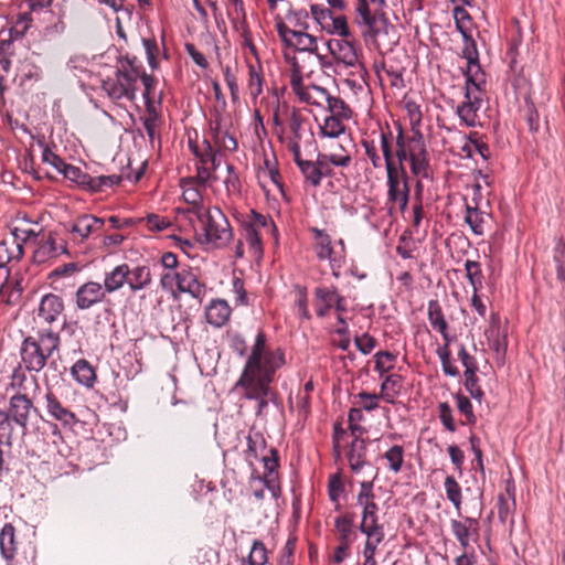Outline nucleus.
I'll list each match as a JSON object with an SVG mask.
<instances>
[{
	"label": "nucleus",
	"mask_w": 565,
	"mask_h": 565,
	"mask_svg": "<svg viewBox=\"0 0 565 565\" xmlns=\"http://www.w3.org/2000/svg\"><path fill=\"white\" fill-rule=\"evenodd\" d=\"M311 14L327 33L340 38L350 36L351 32L347 18L343 14H334L330 9L320 4L311 6Z\"/></svg>",
	"instance_id": "nucleus-16"
},
{
	"label": "nucleus",
	"mask_w": 565,
	"mask_h": 565,
	"mask_svg": "<svg viewBox=\"0 0 565 565\" xmlns=\"http://www.w3.org/2000/svg\"><path fill=\"white\" fill-rule=\"evenodd\" d=\"M44 381L46 384V390L43 395V406L45 408L47 416L58 422L64 427H74L78 423L76 415L66 405H64L61 398L49 385L46 374L44 376Z\"/></svg>",
	"instance_id": "nucleus-14"
},
{
	"label": "nucleus",
	"mask_w": 565,
	"mask_h": 565,
	"mask_svg": "<svg viewBox=\"0 0 565 565\" xmlns=\"http://www.w3.org/2000/svg\"><path fill=\"white\" fill-rule=\"evenodd\" d=\"M227 13L232 20L233 30L241 39L242 46L247 50L255 60H258V51L254 44L252 31L247 23L245 6H242V12L227 11Z\"/></svg>",
	"instance_id": "nucleus-23"
},
{
	"label": "nucleus",
	"mask_w": 565,
	"mask_h": 565,
	"mask_svg": "<svg viewBox=\"0 0 565 565\" xmlns=\"http://www.w3.org/2000/svg\"><path fill=\"white\" fill-rule=\"evenodd\" d=\"M248 565H266L268 562L267 550L262 541H254L247 557Z\"/></svg>",
	"instance_id": "nucleus-63"
},
{
	"label": "nucleus",
	"mask_w": 565,
	"mask_h": 565,
	"mask_svg": "<svg viewBox=\"0 0 565 565\" xmlns=\"http://www.w3.org/2000/svg\"><path fill=\"white\" fill-rule=\"evenodd\" d=\"M447 499L454 504L456 510L460 512L462 503L461 487L452 476H447L444 482Z\"/></svg>",
	"instance_id": "nucleus-52"
},
{
	"label": "nucleus",
	"mask_w": 565,
	"mask_h": 565,
	"mask_svg": "<svg viewBox=\"0 0 565 565\" xmlns=\"http://www.w3.org/2000/svg\"><path fill=\"white\" fill-rule=\"evenodd\" d=\"M231 316V308L225 300L214 299L205 308V319L213 327L224 326Z\"/></svg>",
	"instance_id": "nucleus-34"
},
{
	"label": "nucleus",
	"mask_w": 565,
	"mask_h": 565,
	"mask_svg": "<svg viewBox=\"0 0 565 565\" xmlns=\"http://www.w3.org/2000/svg\"><path fill=\"white\" fill-rule=\"evenodd\" d=\"M348 461L351 470L354 473L361 472L364 466L367 463L366 461V444L364 439L361 437H355L351 444Z\"/></svg>",
	"instance_id": "nucleus-36"
},
{
	"label": "nucleus",
	"mask_w": 565,
	"mask_h": 565,
	"mask_svg": "<svg viewBox=\"0 0 565 565\" xmlns=\"http://www.w3.org/2000/svg\"><path fill=\"white\" fill-rule=\"evenodd\" d=\"M373 481H362L356 494V504L361 508L360 532L384 531V525L380 523V508L375 501Z\"/></svg>",
	"instance_id": "nucleus-8"
},
{
	"label": "nucleus",
	"mask_w": 565,
	"mask_h": 565,
	"mask_svg": "<svg viewBox=\"0 0 565 565\" xmlns=\"http://www.w3.org/2000/svg\"><path fill=\"white\" fill-rule=\"evenodd\" d=\"M486 82L475 77L466 81L465 100L457 106L456 114L466 127H476L479 122V109L482 103Z\"/></svg>",
	"instance_id": "nucleus-10"
},
{
	"label": "nucleus",
	"mask_w": 565,
	"mask_h": 565,
	"mask_svg": "<svg viewBox=\"0 0 565 565\" xmlns=\"http://www.w3.org/2000/svg\"><path fill=\"white\" fill-rule=\"evenodd\" d=\"M347 121H343L339 118L331 117L327 115L324 119L319 122V131L318 136L320 138H328V139H339L342 135L345 134Z\"/></svg>",
	"instance_id": "nucleus-40"
},
{
	"label": "nucleus",
	"mask_w": 565,
	"mask_h": 565,
	"mask_svg": "<svg viewBox=\"0 0 565 565\" xmlns=\"http://www.w3.org/2000/svg\"><path fill=\"white\" fill-rule=\"evenodd\" d=\"M374 370L379 373L380 377L391 372L397 360V355L390 351H379L374 354Z\"/></svg>",
	"instance_id": "nucleus-50"
},
{
	"label": "nucleus",
	"mask_w": 565,
	"mask_h": 565,
	"mask_svg": "<svg viewBox=\"0 0 565 565\" xmlns=\"http://www.w3.org/2000/svg\"><path fill=\"white\" fill-rule=\"evenodd\" d=\"M106 290L97 281H87L83 284L75 294V302L78 309L87 310L97 303H100L106 297Z\"/></svg>",
	"instance_id": "nucleus-24"
},
{
	"label": "nucleus",
	"mask_w": 565,
	"mask_h": 565,
	"mask_svg": "<svg viewBox=\"0 0 565 565\" xmlns=\"http://www.w3.org/2000/svg\"><path fill=\"white\" fill-rule=\"evenodd\" d=\"M33 238L38 245L32 256L35 264H46L60 255H68L66 243L63 239H58L53 232L42 234L41 236L38 234V237Z\"/></svg>",
	"instance_id": "nucleus-13"
},
{
	"label": "nucleus",
	"mask_w": 565,
	"mask_h": 565,
	"mask_svg": "<svg viewBox=\"0 0 565 565\" xmlns=\"http://www.w3.org/2000/svg\"><path fill=\"white\" fill-rule=\"evenodd\" d=\"M147 114L142 118V125L143 128L151 141L154 140L156 137V130L158 128L159 122V114L157 113L154 105L152 103H148V106H146Z\"/></svg>",
	"instance_id": "nucleus-61"
},
{
	"label": "nucleus",
	"mask_w": 565,
	"mask_h": 565,
	"mask_svg": "<svg viewBox=\"0 0 565 565\" xmlns=\"http://www.w3.org/2000/svg\"><path fill=\"white\" fill-rule=\"evenodd\" d=\"M408 162L412 174L417 178V186L420 188L422 180L431 177L429 152L423 134L408 137Z\"/></svg>",
	"instance_id": "nucleus-11"
},
{
	"label": "nucleus",
	"mask_w": 565,
	"mask_h": 565,
	"mask_svg": "<svg viewBox=\"0 0 565 565\" xmlns=\"http://www.w3.org/2000/svg\"><path fill=\"white\" fill-rule=\"evenodd\" d=\"M361 533L366 536L363 548V556L369 558L375 557L377 546L383 542L385 537V531H370Z\"/></svg>",
	"instance_id": "nucleus-58"
},
{
	"label": "nucleus",
	"mask_w": 565,
	"mask_h": 565,
	"mask_svg": "<svg viewBox=\"0 0 565 565\" xmlns=\"http://www.w3.org/2000/svg\"><path fill=\"white\" fill-rule=\"evenodd\" d=\"M386 0H355V20L363 30L364 38L376 40L387 34L388 20L383 13Z\"/></svg>",
	"instance_id": "nucleus-7"
},
{
	"label": "nucleus",
	"mask_w": 565,
	"mask_h": 565,
	"mask_svg": "<svg viewBox=\"0 0 565 565\" xmlns=\"http://www.w3.org/2000/svg\"><path fill=\"white\" fill-rule=\"evenodd\" d=\"M63 300L53 294H47L42 297L39 306V318L47 323L54 322L63 312Z\"/></svg>",
	"instance_id": "nucleus-32"
},
{
	"label": "nucleus",
	"mask_w": 565,
	"mask_h": 565,
	"mask_svg": "<svg viewBox=\"0 0 565 565\" xmlns=\"http://www.w3.org/2000/svg\"><path fill=\"white\" fill-rule=\"evenodd\" d=\"M404 106H405L407 118L409 120L412 135L422 134L420 125H422L423 114L420 110V106L414 100H406Z\"/></svg>",
	"instance_id": "nucleus-55"
},
{
	"label": "nucleus",
	"mask_w": 565,
	"mask_h": 565,
	"mask_svg": "<svg viewBox=\"0 0 565 565\" xmlns=\"http://www.w3.org/2000/svg\"><path fill=\"white\" fill-rule=\"evenodd\" d=\"M396 164L404 166L408 161V137L404 135V129L397 125L396 151L394 153Z\"/></svg>",
	"instance_id": "nucleus-59"
},
{
	"label": "nucleus",
	"mask_w": 565,
	"mask_h": 565,
	"mask_svg": "<svg viewBox=\"0 0 565 565\" xmlns=\"http://www.w3.org/2000/svg\"><path fill=\"white\" fill-rule=\"evenodd\" d=\"M361 146L364 149L366 158L370 160L374 169H381L383 167V160L379 152V147L374 139H363Z\"/></svg>",
	"instance_id": "nucleus-62"
},
{
	"label": "nucleus",
	"mask_w": 565,
	"mask_h": 565,
	"mask_svg": "<svg viewBox=\"0 0 565 565\" xmlns=\"http://www.w3.org/2000/svg\"><path fill=\"white\" fill-rule=\"evenodd\" d=\"M285 364V352L280 348L269 349L267 338L258 331L235 388L243 391V397L257 403L256 415L263 416L273 397L270 384L275 373Z\"/></svg>",
	"instance_id": "nucleus-1"
},
{
	"label": "nucleus",
	"mask_w": 565,
	"mask_h": 565,
	"mask_svg": "<svg viewBox=\"0 0 565 565\" xmlns=\"http://www.w3.org/2000/svg\"><path fill=\"white\" fill-rule=\"evenodd\" d=\"M358 407L362 411L372 412L379 407V403L382 396L375 393H369L365 391L360 392L356 396Z\"/></svg>",
	"instance_id": "nucleus-64"
},
{
	"label": "nucleus",
	"mask_w": 565,
	"mask_h": 565,
	"mask_svg": "<svg viewBox=\"0 0 565 565\" xmlns=\"http://www.w3.org/2000/svg\"><path fill=\"white\" fill-rule=\"evenodd\" d=\"M105 220L93 214H82L73 220L70 225L68 239L75 245L85 243L88 237L103 228Z\"/></svg>",
	"instance_id": "nucleus-17"
},
{
	"label": "nucleus",
	"mask_w": 565,
	"mask_h": 565,
	"mask_svg": "<svg viewBox=\"0 0 565 565\" xmlns=\"http://www.w3.org/2000/svg\"><path fill=\"white\" fill-rule=\"evenodd\" d=\"M298 73L299 71L296 70L290 78V86L295 95L301 103L324 109L330 97L328 90L317 85H305Z\"/></svg>",
	"instance_id": "nucleus-15"
},
{
	"label": "nucleus",
	"mask_w": 565,
	"mask_h": 565,
	"mask_svg": "<svg viewBox=\"0 0 565 565\" xmlns=\"http://www.w3.org/2000/svg\"><path fill=\"white\" fill-rule=\"evenodd\" d=\"M480 190H481L480 184H476L473 186V195H475L473 201H475L476 205L475 206L467 205L466 206V215H465L466 223L469 225L472 233L478 236L483 235L484 224H486V220H487V215L483 212H481L478 207L479 203L477 202V196L478 198L480 196Z\"/></svg>",
	"instance_id": "nucleus-29"
},
{
	"label": "nucleus",
	"mask_w": 565,
	"mask_h": 565,
	"mask_svg": "<svg viewBox=\"0 0 565 565\" xmlns=\"http://www.w3.org/2000/svg\"><path fill=\"white\" fill-rule=\"evenodd\" d=\"M246 63H247V68H248L246 89H247L248 95L252 98L253 104H256L257 98L263 94V87H264L263 68H262L259 58L255 60V63H252L246 57Z\"/></svg>",
	"instance_id": "nucleus-30"
},
{
	"label": "nucleus",
	"mask_w": 565,
	"mask_h": 565,
	"mask_svg": "<svg viewBox=\"0 0 565 565\" xmlns=\"http://www.w3.org/2000/svg\"><path fill=\"white\" fill-rule=\"evenodd\" d=\"M74 380L85 386L93 387L96 382V372L94 367L84 359L78 360L71 369Z\"/></svg>",
	"instance_id": "nucleus-41"
},
{
	"label": "nucleus",
	"mask_w": 565,
	"mask_h": 565,
	"mask_svg": "<svg viewBox=\"0 0 565 565\" xmlns=\"http://www.w3.org/2000/svg\"><path fill=\"white\" fill-rule=\"evenodd\" d=\"M379 139L383 166L385 167V170L396 169L398 164H396V161L394 159L391 131L381 130Z\"/></svg>",
	"instance_id": "nucleus-49"
},
{
	"label": "nucleus",
	"mask_w": 565,
	"mask_h": 565,
	"mask_svg": "<svg viewBox=\"0 0 565 565\" xmlns=\"http://www.w3.org/2000/svg\"><path fill=\"white\" fill-rule=\"evenodd\" d=\"M386 171V204L390 210L397 206L401 212H405L409 202V178L404 166Z\"/></svg>",
	"instance_id": "nucleus-9"
},
{
	"label": "nucleus",
	"mask_w": 565,
	"mask_h": 565,
	"mask_svg": "<svg viewBox=\"0 0 565 565\" xmlns=\"http://www.w3.org/2000/svg\"><path fill=\"white\" fill-rule=\"evenodd\" d=\"M486 338L489 349L494 354V360L498 365L502 366L505 362L508 350V337L500 328V321L497 315H491L490 327L486 330Z\"/></svg>",
	"instance_id": "nucleus-19"
},
{
	"label": "nucleus",
	"mask_w": 565,
	"mask_h": 565,
	"mask_svg": "<svg viewBox=\"0 0 565 565\" xmlns=\"http://www.w3.org/2000/svg\"><path fill=\"white\" fill-rule=\"evenodd\" d=\"M514 508V497L509 489L505 493L498 495V516L502 523H505L511 518Z\"/></svg>",
	"instance_id": "nucleus-53"
},
{
	"label": "nucleus",
	"mask_w": 565,
	"mask_h": 565,
	"mask_svg": "<svg viewBox=\"0 0 565 565\" xmlns=\"http://www.w3.org/2000/svg\"><path fill=\"white\" fill-rule=\"evenodd\" d=\"M128 264H120L105 274L103 288L106 294H113L127 284Z\"/></svg>",
	"instance_id": "nucleus-38"
},
{
	"label": "nucleus",
	"mask_w": 565,
	"mask_h": 565,
	"mask_svg": "<svg viewBox=\"0 0 565 565\" xmlns=\"http://www.w3.org/2000/svg\"><path fill=\"white\" fill-rule=\"evenodd\" d=\"M350 145V140H347V145L342 141H331L323 153L328 154L335 168L345 169L352 163Z\"/></svg>",
	"instance_id": "nucleus-31"
},
{
	"label": "nucleus",
	"mask_w": 565,
	"mask_h": 565,
	"mask_svg": "<svg viewBox=\"0 0 565 565\" xmlns=\"http://www.w3.org/2000/svg\"><path fill=\"white\" fill-rule=\"evenodd\" d=\"M32 407V401L26 395L14 394L10 398L9 409L7 413L17 425L25 428Z\"/></svg>",
	"instance_id": "nucleus-27"
},
{
	"label": "nucleus",
	"mask_w": 565,
	"mask_h": 565,
	"mask_svg": "<svg viewBox=\"0 0 565 565\" xmlns=\"http://www.w3.org/2000/svg\"><path fill=\"white\" fill-rule=\"evenodd\" d=\"M277 31L281 41L299 52H315L318 49L317 39L306 32L289 29L282 21L277 22Z\"/></svg>",
	"instance_id": "nucleus-18"
},
{
	"label": "nucleus",
	"mask_w": 565,
	"mask_h": 565,
	"mask_svg": "<svg viewBox=\"0 0 565 565\" xmlns=\"http://www.w3.org/2000/svg\"><path fill=\"white\" fill-rule=\"evenodd\" d=\"M121 182V177L117 174L110 175H98L92 177L89 175L87 190L92 192H102L107 188H111Z\"/></svg>",
	"instance_id": "nucleus-54"
},
{
	"label": "nucleus",
	"mask_w": 565,
	"mask_h": 565,
	"mask_svg": "<svg viewBox=\"0 0 565 565\" xmlns=\"http://www.w3.org/2000/svg\"><path fill=\"white\" fill-rule=\"evenodd\" d=\"M340 294L335 287H317L315 289V309L319 317H326L333 309Z\"/></svg>",
	"instance_id": "nucleus-28"
},
{
	"label": "nucleus",
	"mask_w": 565,
	"mask_h": 565,
	"mask_svg": "<svg viewBox=\"0 0 565 565\" xmlns=\"http://www.w3.org/2000/svg\"><path fill=\"white\" fill-rule=\"evenodd\" d=\"M386 469L395 475L399 473L405 462L404 447L401 445L391 446L384 454Z\"/></svg>",
	"instance_id": "nucleus-46"
},
{
	"label": "nucleus",
	"mask_w": 565,
	"mask_h": 565,
	"mask_svg": "<svg viewBox=\"0 0 565 565\" xmlns=\"http://www.w3.org/2000/svg\"><path fill=\"white\" fill-rule=\"evenodd\" d=\"M262 236L260 232L243 224V241L248 246V253L255 259H259L263 256Z\"/></svg>",
	"instance_id": "nucleus-47"
},
{
	"label": "nucleus",
	"mask_w": 565,
	"mask_h": 565,
	"mask_svg": "<svg viewBox=\"0 0 565 565\" xmlns=\"http://www.w3.org/2000/svg\"><path fill=\"white\" fill-rule=\"evenodd\" d=\"M139 67L130 60L120 61L116 71L102 81V88L114 102L121 99L134 100L137 92Z\"/></svg>",
	"instance_id": "nucleus-6"
},
{
	"label": "nucleus",
	"mask_w": 565,
	"mask_h": 565,
	"mask_svg": "<svg viewBox=\"0 0 565 565\" xmlns=\"http://www.w3.org/2000/svg\"><path fill=\"white\" fill-rule=\"evenodd\" d=\"M427 316L433 329L438 331L446 342H449L448 323L437 300H430L428 302Z\"/></svg>",
	"instance_id": "nucleus-39"
},
{
	"label": "nucleus",
	"mask_w": 565,
	"mask_h": 565,
	"mask_svg": "<svg viewBox=\"0 0 565 565\" xmlns=\"http://www.w3.org/2000/svg\"><path fill=\"white\" fill-rule=\"evenodd\" d=\"M324 109L328 110L329 116L339 118L343 121H349L353 116V111L347 103L340 97L332 95H330Z\"/></svg>",
	"instance_id": "nucleus-48"
},
{
	"label": "nucleus",
	"mask_w": 565,
	"mask_h": 565,
	"mask_svg": "<svg viewBox=\"0 0 565 565\" xmlns=\"http://www.w3.org/2000/svg\"><path fill=\"white\" fill-rule=\"evenodd\" d=\"M38 237L32 222L17 218L8 226V233L0 241V282L11 275L12 267L24 255V244Z\"/></svg>",
	"instance_id": "nucleus-3"
},
{
	"label": "nucleus",
	"mask_w": 565,
	"mask_h": 565,
	"mask_svg": "<svg viewBox=\"0 0 565 565\" xmlns=\"http://www.w3.org/2000/svg\"><path fill=\"white\" fill-rule=\"evenodd\" d=\"M243 224L248 227H253L262 234H264V232L268 233L275 228V224L269 216L258 213L254 210L250 211V214L247 215Z\"/></svg>",
	"instance_id": "nucleus-51"
},
{
	"label": "nucleus",
	"mask_w": 565,
	"mask_h": 565,
	"mask_svg": "<svg viewBox=\"0 0 565 565\" xmlns=\"http://www.w3.org/2000/svg\"><path fill=\"white\" fill-rule=\"evenodd\" d=\"M178 291L189 294L193 298L200 299L205 294V285L199 281L198 276L190 267H183L181 268V280Z\"/></svg>",
	"instance_id": "nucleus-33"
},
{
	"label": "nucleus",
	"mask_w": 565,
	"mask_h": 565,
	"mask_svg": "<svg viewBox=\"0 0 565 565\" xmlns=\"http://www.w3.org/2000/svg\"><path fill=\"white\" fill-rule=\"evenodd\" d=\"M450 527L460 546L465 550L470 546L471 542H478L479 540V521L475 518L466 516L463 520H451Z\"/></svg>",
	"instance_id": "nucleus-20"
},
{
	"label": "nucleus",
	"mask_w": 565,
	"mask_h": 565,
	"mask_svg": "<svg viewBox=\"0 0 565 565\" xmlns=\"http://www.w3.org/2000/svg\"><path fill=\"white\" fill-rule=\"evenodd\" d=\"M127 284L131 291H138L151 284V273L148 266H128Z\"/></svg>",
	"instance_id": "nucleus-43"
},
{
	"label": "nucleus",
	"mask_w": 565,
	"mask_h": 565,
	"mask_svg": "<svg viewBox=\"0 0 565 565\" xmlns=\"http://www.w3.org/2000/svg\"><path fill=\"white\" fill-rule=\"evenodd\" d=\"M18 550L17 530L12 523H6L0 530V554L6 565H15Z\"/></svg>",
	"instance_id": "nucleus-26"
},
{
	"label": "nucleus",
	"mask_w": 565,
	"mask_h": 565,
	"mask_svg": "<svg viewBox=\"0 0 565 565\" xmlns=\"http://www.w3.org/2000/svg\"><path fill=\"white\" fill-rule=\"evenodd\" d=\"M465 270L472 290L479 291L482 287V271L480 264L468 259L465 263Z\"/></svg>",
	"instance_id": "nucleus-60"
},
{
	"label": "nucleus",
	"mask_w": 565,
	"mask_h": 565,
	"mask_svg": "<svg viewBox=\"0 0 565 565\" xmlns=\"http://www.w3.org/2000/svg\"><path fill=\"white\" fill-rule=\"evenodd\" d=\"M79 271V266L76 263H68L56 267L49 274V279L55 289H58L60 280L62 278H71Z\"/></svg>",
	"instance_id": "nucleus-56"
},
{
	"label": "nucleus",
	"mask_w": 565,
	"mask_h": 565,
	"mask_svg": "<svg viewBox=\"0 0 565 565\" xmlns=\"http://www.w3.org/2000/svg\"><path fill=\"white\" fill-rule=\"evenodd\" d=\"M58 347L57 333L51 330L42 331L38 338L29 337L23 340L20 349L21 361L29 372L39 373Z\"/></svg>",
	"instance_id": "nucleus-5"
},
{
	"label": "nucleus",
	"mask_w": 565,
	"mask_h": 565,
	"mask_svg": "<svg viewBox=\"0 0 565 565\" xmlns=\"http://www.w3.org/2000/svg\"><path fill=\"white\" fill-rule=\"evenodd\" d=\"M278 139L291 156L313 148L316 145L315 134L307 114L295 107L287 110Z\"/></svg>",
	"instance_id": "nucleus-4"
},
{
	"label": "nucleus",
	"mask_w": 565,
	"mask_h": 565,
	"mask_svg": "<svg viewBox=\"0 0 565 565\" xmlns=\"http://www.w3.org/2000/svg\"><path fill=\"white\" fill-rule=\"evenodd\" d=\"M292 159L307 183L313 188H317L321 184L316 161L305 160L302 158V152L292 154Z\"/></svg>",
	"instance_id": "nucleus-44"
},
{
	"label": "nucleus",
	"mask_w": 565,
	"mask_h": 565,
	"mask_svg": "<svg viewBox=\"0 0 565 565\" xmlns=\"http://www.w3.org/2000/svg\"><path fill=\"white\" fill-rule=\"evenodd\" d=\"M180 186L182 189V196L184 201L193 206L191 210L203 209L201 204L203 201V194L206 191L205 186H201V184L190 178L182 179L180 181Z\"/></svg>",
	"instance_id": "nucleus-35"
},
{
	"label": "nucleus",
	"mask_w": 565,
	"mask_h": 565,
	"mask_svg": "<svg viewBox=\"0 0 565 565\" xmlns=\"http://www.w3.org/2000/svg\"><path fill=\"white\" fill-rule=\"evenodd\" d=\"M333 58L347 67L359 63V55L354 44L348 38L331 39L327 43Z\"/></svg>",
	"instance_id": "nucleus-21"
},
{
	"label": "nucleus",
	"mask_w": 565,
	"mask_h": 565,
	"mask_svg": "<svg viewBox=\"0 0 565 565\" xmlns=\"http://www.w3.org/2000/svg\"><path fill=\"white\" fill-rule=\"evenodd\" d=\"M22 291L20 281L11 279L10 276L0 282V300L8 306L17 305L21 299Z\"/></svg>",
	"instance_id": "nucleus-42"
},
{
	"label": "nucleus",
	"mask_w": 565,
	"mask_h": 565,
	"mask_svg": "<svg viewBox=\"0 0 565 565\" xmlns=\"http://www.w3.org/2000/svg\"><path fill=\"white\" fill-rule=\"evenodd\" d=\"M334 531L339 543L352 544L355 539L353 518L350 514L337 516Z\"/></svg>",
	"instance_id": "nucleus-45"
},
{
	"label": "nucleus",
	"mask_w": 565,
	"mask_h": 565,
	"mask_svg": "<svg viewBox=\"0 0 565 565\" xmlns=\"http://www.w3.org/2000/svg\"><path fill=\"white\" fill-rule=\"evenodd\" d=\"M462 56L467 60V71L465 73L466 81H471L475 79V77H478L482 82H486V74L480 67L477 44L472 39L471 33L462 35Z\"/></svg>",
	"instance_id": "nucleus-25"
},
{
	"label": "nucleus",
	"mask_w": 565,
	"mask_h": 565,
	"mask_svg": "<svg viewBox=\"0 0 565 565\" xmlns=\"http://www.w3.org/2000/svg\"><path fill=\"white\" fill-rule=\"evenodd\" d=\"M209 127L215 147L226 151H235L237 149V141L228 132L224 117L220 113L211 118Z\"/></svg>",
	"instance_id": "nucleus-22"
},
{
	"label": "nucleus",
	"mask_w": 565,
	"mask_h": 565,
	"mask_svg": "<svg viewBox=\"0 0 565 565\" xmlns=\"http://www.w3.org/2000/svg\"><path fill=\"white\" fill-rule=\"evenodd\" d=\"M380 386L382 399L388 404H394L402 388V376L398 374H385Z\"/></svg>",
	"instance_id": "nucleus-37"
},
{
	"label": "nucleus",
	"mask_w": 565,
	"mask_h": 565,
	"mask_svg": "<svg viewBox=\"0 0 565 565\" xmlns=\"http://www.w3.org/2000/svg\"><path fill=\"white\" fill-rule=\"evenodd\" d=\"M66 179L87 190L89 174L81 168L65 163L60 171Z\"/></svg>",
	"instance_id": "nucleus-57"
},
{
	"label": "nucleus",
	"mask_w": 565,
	"mask_h": 565,
	"mask_svg": "<svg viewBox=\"0 0 565 565\" xmlns=\"http://www.w3.org/2000/svg\"><path fill=\"white\" fill-rule=\"evenodd\" d=\"M184 220L193 227L198 241L213 247H224L233 236L230 222L220 207L189 210Z\"/></svg>",
	"instance_id": "nucleus-2"
},
{
	"label": "nucleus",
	"mask_w": 565,
	"mask_h": 565,
	"mask_svg": "<svg viewBox=\"0 0 565 565\" xmlns=\"http://www.w3.org/2000/svg\"><path fill=\"white\" fill-rule=\"evenodd\" d=\"M311 233L313 234V248L317 257L320 260H329L332 269L340 268L344 260V242L339 239L335 244L340 246L338 250L333 246L330 235L317 227H312Z\"/></svg>",
	"instance_id": "nucleus-12"
}]
</instances>
